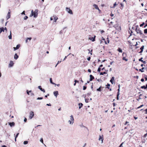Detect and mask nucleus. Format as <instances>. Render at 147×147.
Returning <instances> with one entry per match:
<instances>
[{"label":"nucleus","instance_id":"obj_1","mask_svg":"<svg viewBox=\"0 0 147 147\" xmlns=\"http://www.w3.org/2000/svg\"><path fill=\"white\" fill-rule=\"evenodd\" d=\"M38 10L37 9H36L34 11H33V10H32L31 11V13L30 15V16L32 17V16H34V18H36L38 16Z\"/></svg>","mask_w":147,"mask_h":147},{"label":"nucleus","instance_id":"obj_2","mask_svg":"<svg viewBox=\"0 0 147 147\" xmlns=\"http://www.w3.org/2000/svg\"><path fill=\"white\" fill-rule=\"evenodd\" d=\"M122 56L123 57V60H125L126 61H128V59L126 58V57H127V56L126 53L125 52H123L122 53Z\"/></svg>","mask_w":147,"mask_h":147},{"label":"nucleus","instance_id":"obj_3","mask_svg":"<svg viewBox=\"0 0 147 147\" xmlns=\"http://www.w3.org/2000/svg\"><path fill=\"white\" fill-rule=\"evenodd\" d=\"M136 31L137 34L139 33L140 35H142L143 33L142 31L140 30V29L138 28H136Z\"/></svg>","mask_w":147,"mask_h":147},{"label":"nucleus","instance_id":"obj_4","mask_svg":"<svg viewBox=\"0 0 147 147\" xmlns=\"http://www.w3.org/2000/svg\"><path fill=\"white\" fill-rule=\"evenodd\" d=\"M70 120H69L68 122H69L70 124H72L74 123V118L72 115H71L70 116Z\"/></svg>","mask_w":147,"mask_h":147},{"label":"nucleus","instance_id":"obj_5","mask_svg":"<svg viewBox=\"0 0 147 147\" xmlns=\"http://www.w3.org/2000/svg\"><path fill=\"white\" fill-rule=\"evenodd\" d=\"M66 11L71 14H73V13L72 11L69 8L66 7Z\"/></svg>","mask_w":147,"mask_h":147},{"label":"nucleus","instance_id":"obj_6","mask_svg":"<svg viewBox=\"0 0 147 147\" xmlns=\"http://www.w3.org/2000/svg\"><path fill=\"white\" fill-rule=\"evenodd\" d=\"M34 115V113L33 111H31L30 113L29 118L32 119Z\"/></svg>","mask_w":147,"mask_h":147},{"label":"nucleus","instance_id":"obj_7","mask_svg":"<svg viewBox=\"0 0 147 147\" xmlns=\"http://www.w3.org/2000/svg\"><path fill=\"white\" fill-rule=\"evenodd\" d=\"M96 37L95 36H94V37L92 36L90 37H89V39L91 40L93 42H94L95 41V38Z\"/></svg>","mask_w":147,"mask_h":147},{"label":"nucleus","instance_id":"obj_8","mask_svg":"<svg viewBox=\"0 0 147 147\" xmlns=\"http://www.w3.org/2000/svg\"><path fill=\"white\" fill-rule=\"evenodd\" d=\"M99 141L101 140L102 141V142H103V136L102 135V136H101L100 135L99 136Z\"/></svg>","mask_w":147,"mask_h":147},{"label":"nucleus","instance_id":"obj_9","mask_svg":"<svg viewBox=\"0 0 147 147\" xmlns=\"http://www.w3.org/2000/svg\"><path fill=\"white\" fill-rule=\"evenodd\" d=\"M38 88L40 89L41 91H42L44 92H45V90L44 89H42L40 86H38Z\"/></svg>","mask_w":147,"mask_h":147},{"label":"nucleus","instance_id":"obj_10","mask_svg":"<svg viewBox=\"0 0 147 147\" xmlns=\"http://www.w3.org/2000/svg\"><path fill=\"white\" fill-rule=\"evenodd\" d=\"M20 45H18L16 47H13L14 50L16 51V50L20 48Z\"/></svg>","mask_w":147,"mask_h":147},{"label":"nucleus","instance_id":"obj_11","mask_svg":"<svg viewBox=\"0 0 147 147\" xmlns=\"http://www.w3.org/2000/svg\"><path fill=\"white\" fill-rule=\"evenodd\" d=\"M9 123V125L11 127L14 126L15 125V123L14 122Z\"/></svg>","mask_w":147,"mask_h":147},{"label":"nucleus","instance_id":"obj_12","mask_svg":"<svg viewBox=\"0 0 147 147\" xmlns=\"http://www.w3.org/2000/svg\"><path fill=\"white\" fill-rule=\"evenodd\" d=\"M14 63L13 61H11L10 62V63L9 64V65L10 67H12Z\"/></svg>","mask_w":147,"mask_h":147},{"label":"nucleus","instance_id":"obj_13","mask_svg":"<svg viewBox=\"0 0 147 147\" xmlns=\"http://www.w3.org/2000/svg\"><path fill=\"white\" fill-rule=\"evenodd\" d=\"M11 16L10 12L9 11L7 16V19H8L10 18Z\"/></svg>","mask_w":147,"mask_h":147},{"label":"nucleus","instance_id":"obj_14","mask_svg":"<svg viewBox=\"0 0 147 147\" xmlns=\"http://www.w3.org/2000/svg\"><path fill=\"white\" fill-rule=\"evenodd\" d=\"M90 81H92L94 78V77L93 76H92V75H90Z\"/></svg>","mask_w":147,"mask_h":147},{"label":"nucleus","instance_id":"obj_15","mask_svg":"<svg viewBox=\"0 0 147 147\" xmlns=\"http://www.w3.org/2000/svg\"><path fill=\"white\" fill-rule=\"evenodd\" d=\"M143 59L142 57L140 59H139V61H141L144 64H146V62L145 61H143V60H142V59Z\"/></svg>","mask_w":147,"mask_h":147},{"label":"nucleus","instance_id":"obj_16","mask_svg":"<svg viewBox=\"0 0 147 147\" xmlns=\"http://www.w3.org/2000/svg\"><path fill=\"white\" fill-rule=\"evenodd\" d=\"M5 29L4 28L2 27L0 28V34L2 32H4Z\"/></svg>","mask_w":147,"mask_h":147},{"label":"nucleus","instance_id":"obj_17","mask_svg":"<svg viewBox=\"0 0 147 147\" xmlns=\"http://www.w3.org/2000/svg\"><path fill=\"white\" fill-rule=\"evenodd\" d=\"M54 94L56 97L57 96V95L58 94V91H55L53 92Z\"/></svg>","mask_w":147,"mask_h":147},{"label":"nucleus","instance_id":"obj_18","mask_svg":"<svg viewBox=\"0 0 147 147\" xmlns=\"http://www.w3.org/2000/svg\"><path fill=\"white\" fill-rule=\"evenodd\" d=\"M141 88L142 89H146L147 88V84H146V86H143L141 87Z\"/></svg>","mask_w":147,"mask_h":147},{"label":"nucleus","instance_id":"obj_19","mask_svg":"<svg viewBox=\"0 0 147 147\" xmlns=\"http://www.w3.org/2000/svg\"><path fill=\"white\" fill-rule=\"evenodd\" d=\"M107 41H105V44H107L108 43H109V40L108 37L107 38Z\"/></svg>","mask_w":147,"mask_h":147},{"label":"nucleus","instance_id":"obj_20","mask_svg":"<svg viewBox=\"0 0 147 147\" xmlns=\"http://www.w3.org/2000/svg\"><path fill=\"white\" fill-rule=\"evenodd\" d=\"M144 45H143L140 48L141 51L139 52V53H142V51H143V50L144 49Z\"/></svg>","mask_w":147,"mask_h":147},{"label":"nucleus","instance_id":"obj_21","mask_svg":"<svg viewBox=\"0 0 147 147\" xmlns=\"http://www.w3.org/2000/svg\"><path fill=\"white\" fill-rule=\"evenodd\" d=\"M114 77H112V78L110 80V82H111L112 84H113V81H114Z\"/></svg>","mask_w":147,"mask_h":147},{"label":"nucleus","instance_id":"obj_22","mask_svg":"<svg viewBox=\"0 0 147 147\" xmlns=\"http://www.w3.org/2000/svg\"><path fill=\"white\" fill-rule=\"evenodd\" d=\"M103 88V87H102L100 86L96 90L100 92L101 91V88Z\"/></svg>","mask_w":147,"mask_h":147},{"label":"nucleus","instance_id":"obj_23","mask_svg":"<svg viewBox=\"0 0 147 147\" xmlns=\"http://www.w3.org/2000/svg\"><path fill=\"white\" fill-rule=\"evenodd\" d=\"M18 58V56L17 55L16 53L14 56V58L16 59H17Z\"/></svg>","mask_w":147,"mask_h":147},{"label":"nucleus","instance_id":"obj_24","mask_svg":"<svg viewBox=\"0 0 147 147\" xmlns=\"http://www.w3.org/2000/svg\"><path fill=\"white\" fill-rule=\"evenodd\" d=\"M93 6L96 9H99V8L98 6V5L96 4H94L93 5Z\"/></svg>","mask_w":147,"mask_h":147},{"label":"nucleus","instance_id":"obj_25","mask_svg":"<svg viewBox=\"0 0 147 147\" xmlns=\"http://www.w3.org/2000/svg\"><path fill=\"white\" fill-rule=\"evenodd\" d=\"M117 51L120 53H122L123 52L122 49L120 48H118L117 49Z\"/></svg>","mask_w":147,"mask_h":147},{"label":"nucleus","instance_id":"obj_26","mask_svg":"<svg viewBox=\"0 0 147 147\" xmlns=\"http://www.w3.org/2000/svg\"><path fill=\"white\" fill-rule=\"evenodd\" d=\"M142 95V94H140L139 95V98H138L136 99V100L138 101H139L140 99H142V98L140 97V96H141Z\"/></svg>","mask_w":147,"mask_h":147},{"label":"nucleus","instance_id":"obj_27","mask_svg":"<svg viewBox=\"0 0 147 147\" xmlns=\"http://www.w3.org/2000/svg\"><path fill=\"white\" fill-rule=\"evenodd\" d=\"M58 19V18L57 17H54V22H56Z\"/></svg>","mask_w":147,"mask_h":147},{"label":"nucleus","instance_id":"obj_28","mask_svg":"<svg viewBox=\"0 0 147 147\" xmlns=\"http://www.w3.org/2000/svg\"><path fill=\"white\" fill-rule=\"evenodd\" d=\"M79 108L80 109L83 106V104L82 103H80L79 104Z\"/></svg>","mask_w":147,"mask_h":147},{"label":"nucleus","instance_id":"obj_29","mask_svg":"<svg viewBox=\"0 0 147 147\" xmlns=\"http://www.w3.org/2000/svg\"><path fill=\"white\" fill-rule=\"evenodd\" d=\"M50 83L53 84H55L54 83H53V81H52V78H50Z\"/></svg>","mask_w":147,"mask_h":147},{"label":"nucleus","instance_id":"obj_30","mask_svg":"<svg viewBox=\"0 0 147 147\" xmlns=\"http://www.w3.org/2000/svg\"><path fill=\"white\" fill-rule=\"evenodd\" d=\"M110 85L108 83L107 85V87H106V88H107L108 89H109L110 88Z\"/></svg>","mask_w":147,"mask_h":147},{"label":"nucleus","instance_id":"obj_31","mask_svg":"<svg viewBox=\"0 0 147 147\" xmlns=\"http://www.w3.org/2000/svg\"><path fill=\"white\" fill-rule=\"evenodd\" d=\"M107 74V73L106 72H101L100 73V75H103L104 74Z\"/></svg>","mask_w":147,"mask_h":147},{"label":"nucleus","instance_id":"obj_32","mask_svg":"<svg viewBox=\"0 0 147 147\" xmlns=\"http://www.w3.org/2000/svg\"><path fill=\"white\" fill-rule=\"evenodd\" d=\"M144 67H142L141 69H139V71H141L142 72H143L144 71L143 70L144 69Z\"/></svg>","mask_w":147,"mask_h":147},{"label":"nucleus","instance_id":"obj_33","mask_svg":"<svg viewBox=\"0 0 147 147\" xmlns=\"http://www.w3.org/2000/svg\"><path fill=\"white\" fill-rule=\"evenodd\" d=\"M19 133H18L16 135L15 138V141H16V138L18 137V135H19Z\"/></svg>","mask_w":147,"mask_h":147},{"label":"nucleus","instance_id":"obj_34","mask_svg":"<svg viewBox=\"0 0 147 147\" xmlns=\"http://www.w3.org/2000/svg\"><path fill=\"white\" fill-rule=\"evenodd\" d=\"M27 93L28 95H29V92H32V91L31 90H30L29 91L28 90H27Z\"/></svg>","mask_w":147,"mask_h":147},{"label":"nucleus","instance_id":"obj_35","mask_svg":"<svg viewBox=\"0 0 147 147\" xmlns=\"http://www.w3.org/2000/svg\"><path fill=\"white\" fill-rule=\"evenodd\" d=\"M119 93H117V100H119Z\"/></svg>","mask_w":147,"mask_h":147},{"label":"nucleus","instance_id":"obj_36","mask_svg":"<svg viewBox=\"0 0 147 147\" xmlns=\"http://www.w3.org/2000/svg\"><path fill=\"white\" fill-rule=\"evenodd\" d=\"M31 39H32L31 38H27V39L26 40V42H28V39L29 40H31Z\"/></svg>","mask_w":147,"mask_h":147},{"label":"nucleus","instance_id":"obj_37","mask_svg":"<svg viewBox=\"0 0 147 147\" xmlns=\"http://www.w3.org/2000/svg\"><path fill=\"white\" fill-rule=\"evenodd\" d=\"M144 32L145 34L147 33V29H146L144 30Z\"/></svg>","mask_w":147,"mask_h":147},{"label":"nucleus","instance_id":"obj_38","mask_svg":"<svg viewBox=\"0 0 147 147\" xmlns=\"http://www.w3.org/2000/svg\"><path fill=\"white\" fill-rule=\"evenodd\" d=\"M8 37L9 39H11L12 38V36L11 33L10 35Z\"/></svg>","mask_w":147,"mask_h":147},{"label":"nucleus","instance_id":"obj_39","mask_svg":"<svg viewBox=\"0 0 147 147\" xmlns=\"http://www.w3.org/2000/svg\"><path fill=\"white\" fill-rule=\"evenodd\" d=\"M28 143V142L27 141H24V144H27Z\"/></svg>","mask_w":147,"mask_h":147},{"label":"nucleus","instance_id":"obj_40","mask_svg":"<svg viewBox=\"0 0 147 147\" xmlns=\"http://www.w3.org/2000/svg\"><path fill=\"white\" fill-rule=\"evenodd\" d=\"M143 105H141L140 106H139V107H138L137 109H139L140 108H141V107H142L143 106Z\"/></svg>","mask_w":147,"mask_h":147},{"label":"nucleus","instance_id":"obj_41","mask_svg":"<svg viewBox=\"0 0 147 147\" xmlns=\"http://www.w3.org/2000/svg\"><path fill=\"white\" fill-rule=\"evenodd\" d=\"M87 87L86 86H84L83 87V89L84 90H85L86 89Z\"/></svg>","mask_w":147,"mask_h":147},{"label":"nucleus","instance_id":"obj_42","mask_svg":"<svg viewBox=\"0 0 147 147\" xmlns=\"http://www.w3.org/2000/svg\"><path fill=\"white\" fill-rule=\"evenodd\" d=\"M144 24V23L143 22L142 24L140 25V27L142 26Z\"/></svg>","mask_w":147,"mask_h":147},{"label":"nucleus","instance_id":"obj_43","mask_svg":"<svg viewBox=\"0 0 147 147\" xmlns=\"http://www.w3.org/2000/svg\"><path fill=\"white\" fill-rule=\"evenodd\" d=\"M28 18V17L27 16H25L24 18V20H26L27 19V18Z\"/></svg>","mask_w":147,"mask_h":147},{"label":"nucleus","instance_id":"obj_44","mask_svg":"<svg viewBox=\"0 0 147 147\" xmlns=\"http://www.w3.org/2000/svg\"><path fill=\"white\" fill-rule=\"evenodd\" d=\"M43 99V97H38L37 98V100H41Z\"/></svg>","mask_w":147,"mask_h":147},{"label":"nucleus","instance_id":"obj_45","mask_svg":"<svg viewBox=\"0 0 147 147\" xmlns=\"http://www.w3.org/2000/svg\"><path fill=\"white\" fill-rule=\"evenodd\" d=\"M113 23V22H110V24H109V25H110V26H113V27H114V26L113 25H112V24Z\"/></svg>","mask_w":147,"mask_h":147},{"label":"nucleus","instance_id":"obj_46","mask_svg":"<svg viewBox=\"0 0 147 147\" xmlns=\"http://www.w3.org/2000/svg\"><path fill=\"white\" fill-rule=\"evenodd\" d=\"M40 141L42 143H43V140L42 138L41 139Z\"/></svg>","mask_w":147,"mask_h":147},{"label":"nucleus","instance_id":"obj_47","mask_svg":"<svg viewBox=\"0 0 147 147\" xmlns=\"http://www.w3.org/2000/svg\"><path fill=\"white\" fill-rule=\"evenodd\" d=\"M100 67H99L98 69V72H100Z\"/></svg>","mask_w":147,"mask_h":147},{"label":"nucleus","instance_id":"obj_48","mask_svg":"<svg viewBox=\"0 0 147 147\" xmlns=\"http://www.w3.org/2000/svg\"><path fill=\"white\" fill-rule=\"evenodd\" d=\"M90 59H91V58H90V57H88L87 58V60H88V61H90Z\"/></svg>","mask_w":147,"mask_h":147},{"label":"nucleus","instance_id":"obj_49","mask_svg":"<svg viewBox=\"0 0 147 147\" xmlns=\"http://www.w3.org/2000/svg\"><path fill=\"white\" fill-rule=\"evenodd\" d=\"M123 142H122L120 145L119 147H123L122 146V145L123 144Z\"/></svg>","mask_w":147,"mask_h":147},{"label":"nucleus","instance_id":"obj_50","mask_svg":"<svg viewBox=\"0 0 147 147\" xmlns=\"http://www.w3.org/2000/svg\"><path fill=\"white\" fill-rule=\"evenodd\" d=\"M74 82H75L76 83L77 82L78 83H79V81H78L76 80H74Z\"/></svg>","mask_w":147,"mask_h":147},{"label":"nucleus","instance_id":"obj_51","mask_svg":"<svg viewBox=\"0 0 147 147\" xmlns=\"http://www.w3.org/2000/svg\"><path fill=\"white\" fill-rule=\"evenodd\" d=\"M104 32V31L103 30H101L100 31V32H101V34H102V33H103Z\"/></svg>","mask_w":147,"mask_h":147},{"label":"nucleus","instance_id":"obj_52","mask_svg":"<svg viewBox=\"0 0 147 147\" xmlns=\"http://www.w3.org/2000/svg\"><path fill=\"white\" fill-rule=\"evenodd\" d=\"M61 62V61H58V63H57V64H56L55 67H56L57 65L59 63H60V62Z\"/></svg>","mask_w":147,"mask_h":147},{"label":"nucleus","instance_id":"obj_53","mask_svg":"<svg viewBox=\"0 0 147 147\" xmlns=\"http://www.w3.org/2000/svg\"><path fill=\"white\" fill-rule=\"evenodd\" d=\"M110 15L111 17H113L114 16V14L112 13H111L110 14Z\"/></svg>","mask_w":147,"mask_h":147},{"label":"nucleus","instance_id":"obj_54","mask_svg":"<svg viewBox=\"0 0 147 147\" xmlns=\"http://www.w3.org/2000/svg\"><path fill=\"white\" fill-rule=\"evenodd\" d=\"M145 114H147V109H146L145 110Z\"/></svg>","mask_w":147,"mask_h":147},{"label":"nucleus","instance_id":"obj_55","mask_svg":"<svg viewBox=\"0 0 147 147\" xmlns=\"http://www.w3.org/2000/svg\"><path fill=\"white\" fill-rule=\"evenodd\" d=\"M145 79L146 81L147 80V76H145Z\"/></svg>","mask_w":147,"mask_h":147},{"label":"nucleus","instance_id":"obj_56","mask_svg":"<svg viewBox=\"0 0 147 147\" xmlns=\"http://www.w3.org/2000/svg\"><path fill=\"white\" fill-rule=\"evenodd\" d=\"M22 14H24V15H25V11H24L22 13Z\"/></svg>","mask_w":147,"mask_h":147},{"label":"nucleus","instance_id":"obj_57","mask_svg":"<svg viewBox=\"0 0 147 147\" xmlns=\"http://www.w3.org/2000/svg\"><path fill=\"white\" fill-rule=\"evenodd\" d=\"M141 81L144 82V79L143 78H142L141 80Z\"/></svg>","mask_w":147,"mask_h":147},{"label":"nucleus","instance_id":"obj_58","mask_svg":"<svg viewBox=\"0 0 147 147\" xmlns=\"http://www.w3.org/2000/svg\"><path fill=\"white\" fill-rule=\"evenodd\" d=\"M88 72H90H90H91V69H89L88 70Z\"/></svg>","mask_w":147,"mask_h":147},{"label":"nucleus","instance_id":"obj_59","mask_svg":"<svg viewBox=\"0 0 147 147\" xmlns=\"http://www.w3.org/2000/svg\"><path fill=\"white\" fill-rule=\"evenodd\" d=\"M119 89H118V92L117 93H119Z\"/></svg>","mask_w":147,"mask_h":147},{"label":"nucleus","instance_id":"obj_60","mask_svg":"<svg viewBox=\"0 0 147 147\" xmlns=\"http://www.w3.org/2000/svg\"><path fill=\"white\" fill-rule=\"evenodd\" d=\"M27 120V119L26 118H25L24 119V122H26Z\"/></svg>","mask_w":147,"mask_h":147},{"label":"nucleus","instance_id":"obj_61","mask_svg":"<svg viewBox=\"0 0 147 147\" xmlns=\"http://www.w3.org/2000/svg\"><path fill=\"white\" fill-rule=\"evenodd\" d=\"M129 123L127 121H126V122H125V123L124 125H127V123Z\"/></svg>","mask_w":147,"mask_h":147},{"label":"nucleus","instance_id":"obj_62","mask_svg":"<svg viewBox=\"0 0 147 147\" xmlns=\"http://www.w3.org/2000/svg\"><path fill=\"white\" fill-rule=\"evenodd\" d=\"M116 3H115L113 5V7H115L116 6Z\"/></svg>","mask_w":147,"mask_h":147},{"label":"nucleus","instance_id":"obj_63","mask_svg":"<svg viewBox=\"0 0 147 147\" xmlns=\"http://www.w3.org/2000/svg\"><path fill=\"white\" fill-rule=\"evenodd\" d=\"M147 136V133L145 134V135H144V137H146Z\"/></svg>","mask_w":147,"mask_h":147},{"label":"nucleus","instance_id":"obj_64","mask_svg":"<svg viewBox=\"0 0 147 147\" xmlns=\"http://www.w3.org/2000/svg\"><path fill=\"white\" fill-rule=\"evenodd\" d=\"M31 96H33L34 95V94L33 93H31L30 94Z\"/></svg>","mask_w":147,"mask_h":147}]
</instances>
